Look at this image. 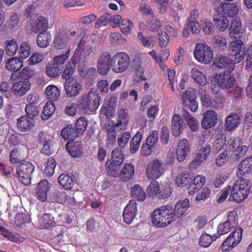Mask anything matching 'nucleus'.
<instances>
[{
    "label": "nucleus",
    "mask_w": 252,
    "mask_h": 252,
    "mask_svg": "<svg viewBox=\"0 0 252 252\" xmlns=\"http://www.w3.org/2000/svg\"><path fill=\"white\" fill-rule=\"evenodd\" d=\"M172 207L169 205L162 206L155 210L152 214L153 223L158 227H164L175 220Z\"/></svg>",
    "instance_id": "1"
},
{
    "label": "nucleus",
    "mask_w": 252,
    "mask_h": 252,
    "mask_svg": "<svg viewBox=\"0 0 252 252\" xmlns=\"http://www.w3.org/2000/svg\"><path fill=\"white\" fill-rule=\"evenodd\" d=\"M239 179L236 181L231 191V196L237 203L242 202L247 197L250 189L248 180L243 178Z\"/></svg>",
    "instance_id": "2"
},
{
    "label": "nucleus",
    "mask_w": 252,
    "mask_h": 252,
    "mask_svg": "<svg viewBox=\"0 0 252 252\" xmlns=\"http://www.w3.org/2000/svg\"><path fill=\"white\" fill-rule=\"evenodd\" d=\"M111 68L116 73L124 72L129 65V56L125 52H120L116 53L112 57Z\"/></svg>",
    "instance_id": "3"
},
{
    "label": "nucleus",
    "mask_w": 252,
    "mask_h": 252,
    "mask_svg": "<svg viewBox=\"0 0 252 252\" xmlns=\"http://www.w3.org/2000/svg\"><path fill=\"white\" fill-rule=\"evenodd\" d=\"M193 54L198 62L204 64L209 63L213 59L212 49L205 44H197Z\"/></svg>",
    "instance_id": "4"
},
{
    "label": "nucleus",
    "mask_w": 252,
    "mask_h": 252,
    "mask_svg": "<svg viewBox=\"0 0 252 252\" xmlns=\"http://www.w3.org/2000/svg\"><path fill=\"white\" fill-rule=\"evenodd\" d=\"M34 169V166L29 161H25L20 163L16 168V174L21 182L25 185L31 183V175Z\"/></svg>",
    "instance_id": "5"
},
{
    "label": "nucleus",
    "mask_w": 252,
    "mask_h": 252,
    "mask_svg": "<svg viewBox=\"0 0 252 252\" xmlns=\"http://www.w3.org/2000/svg\"><path fill=\"white\" fill-rule=\"evenodd\" d=\"M228 50L233 57L232 61L234 63H238L244 59L246 48L241 40H236L229 42Z\"/></svg>",
    "instance_id": "6"
},
{
    "label": "nucleus",
    "mask_w": 252,
    "mask_h": 252,
    "mask_svg": "<svg viewBox=\"0 0 252 252\" xmlns=\"http://www.w3.org/2000/svg\"><path fill=\"white\" fill-rule=\"evenodd\" d=\"M238 216L236 212L232 211L228 215L227 220L223 223H220L217 228V236H220L228 233L231 229L238 225Z\"/></svg>",
    "instance_id": "7"
},
{
    "label": "nucleus",
    "mask_w": 252,
    "mask_h": 252,
    "mask_svg": "<svg viewBox=\"0 0 252 252\" xmlns=\"http://www.w3.org/2000/svg\"><path fill=\"white\" fill-rule=\"evenodd\" d=\"M214 81L221 89L223 90L232 88L236 83L235 79L231 75L229 71L216 74Z\"/></svg>",
    "instance_id": "8"
},
{
    "label": "nucleus",
    "mask_w": 252,
    "mask_h": 252,
    "mask_svg": "<svg viewBox=\"0 0 252 252\" xmlns=\"http://www.w3.org/2000/svg\"><path fill=\"white\" fill-rule=\"evenodd\" d=\"M243 234L241 228L235 229L224 241L221 245L222 251H227L232 249L241 242Z\"/></svg>",
    "instance_id": "9"
},
{
    "label": "nucleus",
    "mask_w": 252,
    "mask_h": 252,
    "mask_svg": "<svg viewBox=\"0 0 252 252\" xmlns=\"http://www.w3.org/2000/svg\"><path fill=\"white\" fill-rule=\"evenodd\" d=\"M63 88L67 96L75 97L80 93L82 86L80 80L72 78L65 80Z\"/></svg>",
    "instance_id": "10"
},
{
    "label": "nucleus",
    "mask_w": 252,
    "mask_h": 252,
    "mask_svg": "<svg viewBox=\"0 0 252 252\" xmlns=\"http://www.w3.org/2000/svg\"><path fill=\"white\" fill-rule=\"evenodd\" d=\"M181 98L183 105L189 108L192 112H195L198 109L196 96L194 89L189 88L182 94Z\"/></svg>",
    "instance_id": "11"
},
{
    "label": "nucleus",
    "mask_w": 252,
    "mask_h": 252,
    "mask_svg": "<svg viewBox=\"0 0 252 252\" xmlns=\"http://www.w3.org/2000/svg\"><path fill=\"white\" fill-rule=\"evenodd\" d=\"M162 163L158 159H155L150 162L146 169V175L148 179L158 178L163 172Z\"/></svg>",
    "instance_id": "12"
},
{
    "label": "nucleus",
    "mask_w": 252,
    "mask_h": 252,
    "mask_svg": "<svg viewBox=\"0 0 252 252\" xmlns=\"http://www.w3.org/2000/svg\"><path fill=\"white\" fill-rule=\"evenodd\" d=\"M112 57L108 52L102 53L97 60V68L98 72L101 75L106 74L110 67L112 62Z\"/></svg>",
    "instance_id": "13"
},
{
    "label": "nucleus",
    "mask_w": 252,
    "mask_h": 252,
    "mask_svg": "<svg viewBox=\"0 0 252 252\" xmlns=\"http://www.w3.org/2000/svg\"><path fill=\"white\" fill-rule=\"evenodd\" d=\"M136 205V202L134 200H130L125 207L123 216L124 221L126 224H130L135 218L137 213Z\"/></svg>",
    "instance_id": "14"
},
{
    "label": "nucleus",
    "mask_w": 252,
    "mask_h": 252,
    "mask_svg": "<svg viewBox=\"0 0 252 252\" xmlns=\"http://www.w3.org/2000/svg\"><path fill=\"white\" fill-rule=\"evenodd\" d=\"M201 125L204 129L212 128L217 124L218 117L215 111L208 110L204 113Z\"/></svg>",
    "instance_id": "15"
},
{
    "label": "nucleus",
    "mask_w": 252,
    "mask_h": 252,
    "mask_svg": "<svg viewBox=\"0 0 252 252\" xmlns=\"http://www.w3.org/2000/svg\"><path fill=\"white\" fill-rule=\"evenodd\" d=\"M250 173H252V155L245 158L238 165L236 174L239 179H242Z\"/></svg>",
    "instance_id": "16"
},
{
    "label": "nucleus",
    "mask_w": 252,
    "mask_h": 252,
    "mask_svg": "<svg viewBox=\"0 0 252 252\" xmlns=\"http://www.w3.org/2000/svg\"><path fill=\"white\" fill-rule=\"evenodd\" d=\"M30 87L31 84L29 80L18 79L13 83L11 90L15 95L22 96L30 90Z\"/></svg>",
    "instance_id": "17"
},
{
    "label": "nucleus",
    "mask_w": 252,
    "mask_h": 252,
    "mask_svg": "<svg viewBox=\"0 0 252 252\" xmlns=\"http://www.w3.org/2000/svg\"><path fill=\"white\" fill-rule=\"evenodd\" d=\"M34 126L33 120L29 118L26 115L22 116L17 120V127L21 132H29Z\"/></svg>",
    "instance_id": "18"
},
{
    "label": "nucleus",
    "mask_w": 252,
    "mask_h": 252,
    "mask_svg": "<svg viewBox=\"0 0 252 252\" xmlns=\"http://www.w3.org/2000/svg\"><path fill=\"white\" fill-rule=\"evenodd\" d=\"M190 146L186 139L180 141L176 150V157L179 162H183L190 151Z\"/></svg>",
    "instance_id": "19"
},
{
    "label": "nucleus",
    "mask_w": 252,
    "mask_h": 252,
    "mask_svg": "<svg viewBox=\"0 0 252 252\" xmlns=\"http://www.w3.org/2000/svg\"><path fill=\"white\" fill-rule=\"evenodd\" d=\"M213 21L216 28L221 32H224L228 28L229 21L227 18L218 10H216L214 14Z\"/></svg>",
    "instance_id": "20"
},
{
    "label": "nucleus",
    "mask_w": 252,
    "mask_h": 252,
    "mask_svg": "<svg viewBox=\"0 0 252 252\" xmlns=\"http://www.w3.org/2000/svg\"><path fill=\"white\" fill-rule=\"evenodd\" d=\"M211 151V147L210 145L206 144L198 151L196 157L190 163L189 166H197L200 163L205 160L209 156Z\"/></svg>",
    "instance_id": "21"
},
{
    "label": "nucleus",
    "mask_w": 252,
    "mask_h": 252,
    "mask_svg": "<svg viewBox=\"0 0 252 252\" xmlns=\"http://www.w3.org/2000/svg\"><path fill=\"white\" fill-rule=\"evenodd\" d=\"M241 22L239 19L235 18L231 21L229 28V36L236 39L240 38L243 34Z\"/></svg>",
    "instance_id": "22"
},
{
    "label": "nucleus",
    "mask_w": 252,
    "mask_h": 252,
    "mask_svg": "<svg viewBox=\"0 0 252 252\" xmlns=\"http://www.w3.org/2000/svg\"><path fill=\"white\" fill-rule=\"evenodd\" d=\"M65 147L71 157L78 158L82 156L83 145L80 141H77L73 143L70 141L68 142Z\"/></svg>",
    "instance_id": "23"
},
{
    "label": "nucleus",
    "mask_w": 252,
    "mask_h": 252,
    "mask_svg": "<svg viewBox=\"0 0 252 252\" xmlns=\"http://www.w3.org/2000/svg\"><path fill=\"white\" fill-rule=\"evenodd\" d=\"M205 181V177L203 175L196 176L188 187L189 193L192 195L197 192L204 185Z\"/></svg>",
    "instance_id": "24"
},
{
    "label": "nucleus",
    "mask_w": 252,
    "mask_h": 252,
    "mask_svg": "<svg viewBox=\"0 0 252 252\" xmlns=\"http://www.w3.org/2000/svg\"><path fill=\"white\" fill-rule=\"evenodd\" d=\"M49 189V183L47 180H41L36 188L37 198L42 201L47 200V192Z\"/></svg>",
    "instance_id": "25"
},
{
    "label": "nucleus",
    "mask_w": 252,
    "mask_h": 252,
    "mask_svg": "<svg viewBox=\"0 0 252 252\" xmlns=\"http://www.w3.org/2000/svg\"><path fill=\"white\" fill-rule=\"evenodd\" d=\"M134 174V167L133 165L131 163H127L120 170L119 177L121 181L128 182L133 177Z\"/></svg>",
    "instance_id": "26"
},
{
    "label": "nucleus",
    "mask_w": 252,
    "mask_h": 252,
    "mask_svg": "<svg viewBox=\"0 0 252 252\" xmlns=\"http://www.w3.org/2000/svg\"><path fill=\"white\" fill-rule=\"evenodd\" d=\"M183 120L179 115H173L172 120L171 130L172 134L174 136H178L181 134L183 128Z\"/></svg>",
    "instance_id": "27"
},
{
    "label": "nucleus",
    "mask_w": 252,
    "mask_h": 252,
    "mask_svg": "<svg viewBox=\"0 0 252 252\" xmlns=\"http://www.w3.org/2000/svg\"><path fill=\"white\" fill-rule=\"evenodd\" d=\"M86 96L88 100L90 111H95L99 105L100 100L98 94L94 91H90Z\"/></svg>",
    "instance_id": "28"
},
{
    "label": "nucleus",
    "mask_w": 252,
    "mask_h": 252,
    "mask_svg": "<svg viewBox=\"0 0 252 252\" xmlns=\"http://www.w3.org/2000/svg\"><path fill=\"white\" fill-rule=\"evenodd\" d=\"M220 5L223 13L228 17H234L238 13V7L235 3L223 2Z\"/></svg>",
    "instance_id": "29"
},
{
    "label": "nucleus",
    "mask_w": 252,
    "mask_h": 252,
    "mask_svg": "<svg viewBox=\"0 0 252 252\" xmlns=\"http://www.w3.org/2000/svg\"><path fill=\"white\" fill-rule=\"evenodd\" d=\"M48 27L47 20L42 16L38 17L34 22L32 24V31L35 33L46 32Z\"/></svg>",
    "instance_id": "30"
},
{
    "label": "nucleus",
    "mask_w": 252,
    "mask_h": 252,
    "mask_svg": "<svg viewBox=\"0 0 252 252\" xmlns=\"http://www.w3.org/2000/svg\"><path fill=\"white\" fill-rule=\"evenodd\" d=\"M189 201L188 199L178 201L175 205L173 214L177 218L181 217L189 207Z\"/></svg>",
    "instance_id": "31"
},
{
    "label": "nucleus",
    "mask_w": 252,
    "mask_h": 252,
    "mask_svg": "<svg viewBox=\"0 0 252 252\" xmlns=\"http://www.w3.org/2000/svg\"><path fill=\"white\" fill-rule=\"evenodd\" d=\"M240 116L236 113H232L228 115L225 123L226 129L231 131L236 127L240 123Z\"/></svg>",
    "instance_id": "32"
},
{
    "label": "nucleus",
    "mask_w": 252,
    "mask_h": 252,
    "mask_svg": "<svg viewBox=\"0 0 252 252\" xmlns=\"http://www.w3.org/2000/svg\"><path fill=\"white\" fill-rule=\"evenodd\" d=\"M22 66L23 61L17 57H13L9 59L5 63L6 68L12 72L19 71Z\"/></svg>",
    "instance_id": "33"
},
{
    "label": "nucleus",
    "mask_w": 252,
    "mask_h": 252,
    "mask_svg": "<svg viewBox=\"0 0 252 252\" xmlns=\"http://www.w3.org/2000/svg\"><path fill=\"white\" fill-rule=\"evenodd\" d=\"M61 135L65 140H73L79 136L74 128L71 126H67L61 131Z\"/></svg>",
    "instance_id": "34"
},
{
    "label": "nucleus",
    "mask_w": 252,
    "mask_h": 252,
    "mask_svg": "<svg viewBox=\"0 0 252 252\" xmlns=\"http://www.w3.org/2000/svg\"><path fill=\"white\" fill-rule=\"evenodd\" d=\"M59 184L65 189H71L73 185L74 182L71 176L65 174H62L58 179Z\"/></svg>",
    "instance_id": "35"
},
{
    "label": "nucleus",
    "mask_w": 252,
    "mask_h": 252,
    "mask_svg": "<svg viewBox=\"0 0 252 252\" xmlns=\"http://www.w3.org/2000/svg\"><path fill=\"white\" fill-rule=\"evenodd\" d=\"M182 111L183 117L187 121L190 129L193 131H196L198 129L199 126L197 120L194 117L191 116L187 110L182 109Z\"/></svg>",
    "instance_id": "36"
},
{
    "label": "nucleus",
    "mask_w": 252,
    "mask_h": 252,
    "mask_svg": "<svg viewBox=\"0 0 252 252\" xmlns=\"http://www.w3.org/2000/svg\"><path fill=\"white\" fill-rule=\"evenodd\" d=\"M191 76L193 80L200 85H205L207 83L206 76L201 71L196 68H192Z\"/></svg>",
    "instance_id": "37"
},
{
    "label": "nucleus",
    "mask_w": 252,
    "mask_h": 252,
    "mask_svg": "<svg viewBox=\"0 0 252 252\" xmlns=\"http://www.w3.org/2000/svg\"><path fill=\"white\" fill-rule=\"evenodd\" d=\"M51 36L49 32H41L37 36V45L41 47H46L51 41Z\"/></svg>",
    "instance_id": "38"
},
{
    "label": "nucleus",
    "mask_w": 252,
    "mask_h": 252,
    "mask_svg": "<svg viewBox=\"0 0 252 252\" xmlns=\"http://www.w3.org/2000/svg\"><path fill=\"white\" fill-rule=\"evenodd\" d=\"M69 40L66 34L60 32L54 41V46L57 49H63L68 43Z\"/></svg>",
    "instance_id": "39"
},
{
    "label": "nucleus",
    "mask_w": 252,
    "mask_h": 252,
    "mask_svg": "<svg viewBox=\"0 0 252 252\" xmlns=\"http://www.w3.org/2000/svg\"><path fill=\"white\" fill-rule=\"evenodd\" d=\"M88 125V121L87 119L84 117H80L76 120L74 128L79 136H80L86 131Z\"/></svg>",
    "instance_id": "40"
},
{
    "label": "nucleus",
    "mask_w": 252,
    "mask_h": 252,
    "mask_svg": "<svg viewBox=\"0 0 252 252\" xmlns=\"http://www.w3.org/2000/svg\"><path fill=\"white\" fill-rule=\"evenodd\" d=\"M142 138V134L138 131L131 139L130 142V151L131 153H135L138 150Z\"/></svg>",
    "instance_id": "41"
},
{
    "label": "nucleus",
    "mask_w": 252,
    "mask_h": 252,
    "mask_svg": "<svg viewBox=\"0 0 252 252\" xmlns=\"http://www.w3.org/2000/svg\"><path fill=\"white\" fill-rule=\"evenodd\" d=\"M45 94L49 99L54 101L58 99L60 96L59 90L54 85L48 86L45 89Z\"/></svg>",
    "instance_id": "42"
},
{
    "label": "nucleus",
    "mask_w": 252,
    "mask_h": 252,
    "mask_svg": "<svg viewBox=\"0 0 252 252\" xmlns=\"http://www.w3.org/2000/svg\"><path fill=\"white\" fill-rule=\"evenodd\" d=\"M105 165L108 174L113 177H117L119 176L118 171L120 170V164L112 162L109 160L106 161Z\"/></svg>",
    "instance_id": "43"
},
{
    "label": "nucleus",
    "mask_w": 252,
    "mask_h": 252,
    "mask_svg": "<svg viewBox=\"0 0 252 252\" xmlns=\"http://www.w3.org/2000/svg\"><path fill=\"white\" fill-rule=\"evenodd\" d=\"M232 62V60H230L227 57L221 56L215 59L214 64L218 68L224 69L226 68L228 65L231 64Z\"/></svg>",
    "instance_id": "44"
},
{
    "label": "nucleus",
    "mask_w": 252,
    "mask_h": 252,
    "mask_svg": "<svg viewBox=\"0 0 252 252\" xmlns=\"http://www.w3.org/2000/svg\"><path fill=\"white\" fill-rule=\"evenodd\" d=\"M131 193L133 197L138 200L143 201L146 198V194L142 188L139 185H135L131 189Z\"/></svg>",
    "instance_id": "45"
},
{
    "label": "nucleus",
    "mask_w": 252,
    "mask_h": 252,
    "mask_svg": "<svg viewBox=\"0 0 252 252\" xmlns=\"http://www.w3.org/2000/svg\"><path fill=\"white\" fill-rule=\"evenodd\" d=\"M66 196L65 192L62 189H56L52 193L51 199L53 201L63 203L65 202Z\"/></svg>",
    "instance_id": "46"
},
{
    "label": "nucleus",
    "mask_w": 252,
    "mask_h": 252,
    "mask_svg": "<svg viewBox=\"0 0 252 252\" xmlns=\"http://www.w3.org/2000/svg\"><path fill=\"white\" fill-rule=\"evenodd\" d=\"M217 237L216 234H215V236L213 235L212 237L209 234H203L200 237L198 244L201 247L207 248L211 245L213 241L216 240Z\"/></svg>",
    "instance_id": "47"
},
{
    "label": "nucleus",
    "mask_w": 252,
    "mask_h": 252,
    "mask_svg": "<svg viewBox=\"0 0 252 252\" xmlns=\"http://www.w3.org/2000/svg\"><path fill=\"white\" fill-rule=\"evenodd\" d=\"M62 67H58L54 63L49 64L46 68L47 74L51 77H56L60 76Z\"/></svg>",
    "instance_id": "48"
},
{
    "label": "nucleus",
    "mask_w": 252,
    "mask_h": 252,
    "mask_svg": "<svg viewBox=\"0 0 252 252\" xmlns=\"http://www.w3.org/2000/svg\"><path fill=\"white\" fill-rule=\"evenodd\" d=\"M6 43L5 52L6 54L10 56H14L18 49L17 41L12 39L10 41H7Z\"/></svg>",
    "instance_id": "49"
},
{
    "label": "nucleus",
    "mask_w": 252,
    "mask_h": 252,
    "mask_svg": "<svg viewBox=\"0 0 252 252\" xmlns=\"http://www.w3.org/2000/svg\"><path fill=\"white\" fill-rule=\"evenodd\" d=\"M75 68L74 62H68L66 63L64 70L62 74V78L65 80H70V77L73 75Z\"/></svg>",
    "instance_id": "50"
},
{
    "label": "nucleus",
    "mask_w": 252,
    "mask_h": 252,
    "mask_svg": "<svg viewBox=\"0 0 252 252\" xmlns=\"http://www.w3.org/2000/svg\"><path fill=\"white\" fill-rule=\"evenodd\" d=\"M111 158L112 160L111 162L121 165L124 160V156L121 150L115 148L112 151Z\"/></svg>",
    "instance_id": "51"
},
{
    "label": "nucleus",
    "mask_w": 252,
    "mask_h": 252,
    "mask_svg": "<svg viewBox=\"0 0 252 252\" xmlns=\"http://www.w3.org/2000/svg\"><path fill=\"white\" fill-rule=\"evenodd\" d=\"M55 111V108L52 103H46L43 108V111L41 114V118L43 120H47Z\"/></svg>",
    "instance_id": "52"
},
{
    "label": "nucleus",
    "mask_w": 252,
    "mask_h": 252,
    "mask_svg": "<svg viewBox=\"0 0 252 252\" xmlns=\"http://www.w3.org/2000/svg\"><path fill=\"white\" fill-rule=\"evenodd\" d=\"M19 55L23 59L27 58L31 54V47L28 43L24 42L20 45Z\"/></svg>",
    "instance_id": "53"
},
{
    "label": "nucleus",
    "mask_w": 252,
    "mask_h": 252,
    "mask_svg": "<svg viewBox=\"0 0 252 252\" xmlns=\"http://www.w3.org/2000/svg\"><path fill=\"white\" fill-rule=\"evenodd\" d=\"M77 108L80 111L86 112L90 111V106L86 95L82 96L76 104Z\"/></svg>",
    "instance_id": "54"
},
{
    "label": "nucleus",
    "mask_w": 252,
    "mask_h": 252,
    "mask_svg": "<svg viewBox=\"0 0 252 252\" xmlns=\"http://www.w3.org/2000/svg\"><path fill=\"white\" fill-rule=\"evenodd\" d=\"M189 175L188 173L182 174L178 175L176 178V183L179 187H184L187 185L189 182Z\"/></svg>",
    "instance_id": "55"
},
{
    "label": "nucleus",
    "mask_w": 252,
    "mask_h": 252,
    "mask_svg": "<svg viewBox=\"0 0 252 252\" xmlns=\"http://www.w3.org/2000/svg\"><path fill=\"white\" fill-rule=\"evenodd\" d=\"M78 47L82 50L81 53L82 56H90L93 52L92 46L90 44L85 45L84 41L82 39L80 41Z\"/></svg>",
    "instance_id": "56"
},
{
    "label": "nucleus",
    "mask_w": 252,
    "mask_h": 252,
    "mask_svg": "<svg viewBox=\"0 0 252 252\" xmlns=\"http://www.w3.org/2000/svg\"><path fill=\"white\" fill-rule=\"evenodd\" d=\"M111 14L107 12L101 15L95 23V27L99 28L100 26H106L111 22Z\"/></svg>",
    "instance_id": "57"
},
{
    "label": "nucleus",
    "mask_w": 252,
    "mask_h": 252,
    "mask_svg": "<svg viewBox=\"0 0 252 252\" xmlns=\"http://www.w3.org/2000/svg\"><path fill=\"white\" fill-rule=\"evenodd\" d=\"M25 109L27 116L31 119H33L38 115V111L34 105L28 104L26 105Z\"/></svg>",
    "instance_id": "58"
},
{
    "label": "nucleus",
    "mask_w": 252,
    "mask_h": 252,
    "mask_svg": "<svg viewBox=\"0 0 252 252\" xmlns=\"http://www.w3.org/2000/svg\"><path fill=\"white\" fill-rule=\"evenodd\" d=\"M225 143V137L223 136L216 139L213 143V151L218 152L222 149Z\"/></svg>",
    "instance_id": "59"
},
{
    "label": "nucleus",
    "mask_w": 252,
    "mask_h": 252,
    "mask_svg": "<svg viewBox=\"0 0 252 252\" xmlns=\"http://www.w3.org/2000/svg\"><path fill=\"white\" fill-rule=\"evenodd\" d=\"M56 165V161L53 158H51L48 159L44 170L45 173L47 176L51 177L54 174Z\"/></svg>",
    "instance_id": "60"
},
{
    "label": "nucleus",
    "mask_w": 252,
    "mask_h": 252,
    "mask_svg": "<svg viewBox=\"0 0 252 252\" xmlns=\"http://www.w3.org/2000/svg\"><path fill=\"white\" fill-rule=\"evenodd\" d=\"M170 132L169 128L163 126L161 128L160 132V139L163 144H167L169 140Z\"/></svg>",
    "instance_id": "61"
},
{
    "label": "nucleus",
    "mask_w": 252,
    "mask_h": 252,
    "mask_svg": "<svg viewBox=\"0 0 252 252\" xmlns=\"http://www.w3.org/2000/svg\"><path fill=\"white\" fill-rule=\"evenodd\" d=\"M35 74L34 71L29 67L24 68L20 72L19 76L21 79L24 80H28L32 78Z\"/></svg>",
    "instance_id": "62"
},
{
    "label": "nucleus",
    "mask_w": 252,
    "mask_h": 252,
    "mask_svg": "<svg viewBox=\"0 0 252 252\" xmlns=\"http://www.w3.org/2000/svg\"><path fill=\"white\" fill-rule=\"evenodd\" d=\"M211 194V190L207 188H204L200 193L196 196V200L199 203H202L207 198H208Z\"/></svg>",
    "instance_id": "63"
},
{
    "label": "nucleus",
    "mask_w": 252,
    "mask_h": 252,
    "mask_svg": "<svg viewBox=\"0 0 252 252\" xmlns=\"http://www.w3.org/2000/svg\"><path fill=\"white\" fill-rule=\"evenodd\" d=\"M214 41L220 50L223 51L227 48V42L225 38L217 35L214 36Z\"/></svg>",
    "instance_id": "64"
}]
</instances>
